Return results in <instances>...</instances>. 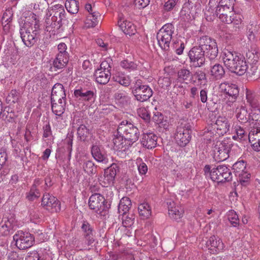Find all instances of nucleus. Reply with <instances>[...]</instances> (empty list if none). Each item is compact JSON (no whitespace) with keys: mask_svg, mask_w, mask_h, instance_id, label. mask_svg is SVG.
<instances>
[{"mask_svg":"<svg viewBox=\"0 0 260 260\" xmlns=\"http://www.w3.org/2000/svg\"><path fill=\"white\" fill-rule=\"evenodd\" d=\"M221 57L224 66L231 72L239 76L246 73L247 63L243 55L225 48L221 53Z\"/></svg>","mask_w":260,"mask_h":260,"instance_id":"f257e3e1","label":"nucleus"},{"mask_svg":"<svg viewBox=\"0 0 260 260\" xmlns=\"http://www.w3.org/2000/svg\"><path fill=\"white\" fill-rule=\"evenodd\" d=\"M66 12L64 7L60 4L53 5L48 9L46 19V30L53 31L58 29L61 26V21L65 18Z\"/></svg>","mask_w":260,"mask_h":260,"instance_id":"f03ea898","label":"nucleus"},{"mask_svg":"<svg viewBox=\"0 0 260 260\" xmlns=\"http://www.w3.org/2000/svg\"><path fill=\"white\" fill-rule=\"evenodd\" d=\"M204 171L206 176L210 177V179L214 182L219 183L229 181L232 178L230 170L224 165H219L212 169L210 166L206 165Z\"/></svg>","mask_w":260,"mask_h":260,"instance_id":"7ed1b4c3","label":"nucleus"},{"mask_svg":"<svg viewBox=\"0 0 260 260\" xmlns=\"http://www.w3.org/2000/svg\"><path fill=\"white\" fill-rule=\"evenodd\" d=\"M118 135H122L125 139L132 143L136 142L140 136V131L133 124L127 120H123L117 128Z\"/></svg>","mask_w":260,"mask_h":260,"instance_id":"20e7f679","label":"nucleus"},{"mask_svg":"<svg viewBox=\"0 0 260 260\" xmlns=\"http://www.w3.org/2000/svg\"><path fill=\"white\" fill-rule=\"evenodd\" d=\"M88 206L93 212L101 216L105 215L110 207V205L107 204V201L104 197L97 193L92 194L89 197Z\"/></svg>","mask_w":260,"mask_h":260,"instance_id":"39448f33","label":"nucleus"},{"mask_svg":"<svg viewBox=\"0 0 260 260\" xmlns=\"http://www.w3.org/2000/svg\"><path fill=\"white\" fill-rule=\"evenodd\" d=\"M174 31V27L171 23L165 24L157 34V40L160 47L164 50L168 51L170 42Z\"/></svg>","mask_w":260,"mask_h":260,"instance_id":"423d86ee","label":"nucleus"},{"mask_svg":"<svg viewBox=\"0 0 260 260\" xmlns=\"http://www.w3.org/2000/svg\"><path fill=\"white\" fill-rule=\"evenodd\" d=\"M199 47L205 51L207 56L211 59H215L218 53L217 43L215 40L208 36H203L199 40Z\"/></svg>","mask_w":260,"mask_h":260,"instance_id":"0eeeda50","label":"nucleus"},{"mask_svg":"<svg viewBox=\"0 0 260 260\" xmlns=\"http://www.w3.org/2000/svg\"><path fill=\"white\" fill-rule=\"evenodd\" d=\"M230 123L225 117L219 116L215 122L209 125L208 131L211 133L220 136H223L230 130Z\"/></svg>","mask_w":260,"mask_h":260,"instance_id":"6e6552de","label":"nucleus"},{"mask_svg":"<svg viewBox=\"0 0 260 260\" xmlns=\"http://www.w3.org/2000/svg\"><path fill=\"white\" fill-rule=\"evenodd\" d=\"M16 246L19 249H25L32 246L35 242L33 236L28 233L19 231L13 236Z\"/></svg>","mask_w":260,"mask_h":260,"instance_id":"1a4fd4ad","label":"nucleus"},{"mask_svg":"<svg viewBox=\"0 0 260 260\" xmlns=\"http://www.w3.org/2000/svg\"><path fill=\"white\" fill-rule=\"evenodd\" d=\"M199 46H194L188 52L191 66L194 68L202 67L205 62V51Z\"/></svg>","mask_w":260,"mask_h":260,"instance_id":"9d476101","label":"nucleus"},{"mask_svg":"<svg viewBox=\"0 0 260 260\" xmlns=\"http://www.w3.org/2000/svg\"><path fill=\"white\" fill-rule=\"evenodd\" d=\"M32 29L29 22H25L20 29L22 40L24 45L28 47L32 46L37 41V35L32 32Z\"/></svg>","mask_w":260,"mask_h":260,"instance_id":"9b49d317","label":"nucleus"},{"mask_svg":"<svg viewBox=\"0 0 260 260\" xmlns=\"http://www.w3.org/2000/svg\"><path fill=\"white\" fill-rule=\"evenodd\" d=\"M232 144L228 140L217 143L214 149V157L218 161L226 160L229 157Z\"/></svg>","mask_w":260,"mask_h":260,"instance_id":"f8f14e48","label":"nucleus"},{"mask_svg":"<svg viewBox=\"0 0 260 260\" xmlns=\"http://www.w3.org/2000/svg\"><path fill=\"white\" fill-rule=\"evenodd\" d=\"M191 130L189 126L181 123L177 126L175 139L176 142L180 146H185L190 140Z\"/></svg>","mask_w":260,"mask_h":260,"instance_id":"ddd939ff","label":"nucleus"},{"mask_svg":"<svg viewBox=\"0 0 260 260\" xmlns=\"http://www.w3.org/2000/svg\"><path fill=\"white\" fill-rule=\"evenodd\" d=\"M42 205L51 212H57L60 210V204L57 199L48 193L43 195Z\"/></svg>","mask_w":260,"mask_h":260,"instance_id":"4468645a","label":"nucleus"},{"mask_svg":"<svg viewBox=\"0 0 260 260\" xmlns=\"http://www.w3.org/2000/svg\"><path fill=\"white\" fill-rule=\"evenodd\" d=\"M219 89L221 92L225 94V98L228 99L230 103L235 102L239 95V88L236 84L221 83Z\"/></svg>","mask_w":260,"mask_h":260,"instance_id":"2eb2a0df","label":"nucleus"},{"mask_svg":"<svg viewBox=\"0 0 260 260\" xmlns=\"http://www.w3.org/2000/svg\"><path fill=\"white\" fill-rule=\"evenodd\" d=\"M201 0H188L187 3L184 4L181 11V17L185 16L187 19L190 18V14L192 15L197 13V11L201 9Z\"/></svg>","mask_w":260,"mask_h":260,"instance_id":"dca6fc26","label":"nucleus"},{"mask_svg":"<svg viewBox=\"0 0 260 260\" xmlns=\"http://www.w3.org/2000/svg\"><path fill=\"white\" fill-rule=\"evenodd\" d=\"M118 170V167L115 164H113L110 167L105 170L104 176L100 179V181H102V185L107 187L113 184L115 176Z\"/></svg>","mask_w":260,"mask_h":260,"instance_id":"f3484780","label":"nucleus"},{"mask_svg":"<svg viewBox=\"0 0 260 260\" xmlns=\"http://www.w3.org/2000/svg\"><path fill=\"white\" fill-rule=\"evenodd\" d=\"M117 23L120 29L126 35L132 36L137 31L136 26L132 22L127 21L122 14L118 15Z\"/></svg>","mask_w":260,"mask_h":260,"instance_id":"a211bd4d","label":"nucleus"},{"mask_svg":"<svg viewBox=\"0 0 260 260\" xmlns=\"http://www.w3.org/2000/svg\"><path fill=\"white\" fill-rule=\"evenodd\" d=\"M233 169L239 176V181L242 185H245L250 174L245 172L246 169V163L242 160L235 162L233 166Z\"/></svg>","mask_w":260,"mask_h":260,"instance_id":"6ab92c4d","label":"nucleus"},{"mask_svg":"<svg viewBox=\"0 0 260 260\" xmlns=\"http://www.w3.org/2000/svg\"><path fill=\"white\" fill-rule=\"evenodd\" d=\"M135 100L144 102L149 100L153 94L152 89L148 85L132 92Z\"/></svg>","mask_w":260,"mask_h":260,"instance_id":"aec40b11","label":"nucleus"},{"mask_svg":"<svg viewBox=\"0 0 260 260\" xmlns=\"http://www.w3.org/2000/svg\"><path fill=\"white\" fill-rule=\"evenodd\" d=\"M92 157L98 162L107 164L108 162L107 155L103 148L97 145H93L91 148Z\"/></svg>","mask_w":260,"mask_h":260,"instance_id":"412c9836","label":"nucleus"},{"mask_svg":"<svg viewBox=\"0 0 260 260\" xmlns=\"http://www.w3.org/2000/svg\"><path fill=\"white\" fill-rule=\"evenodd\" d=\"M168 213L169 216L174 219L178 220L180 219L183 214V209L179 205H177L174 202H168Z\"/></svg>","mask_w":260,"mask_h":260,"instance_id":"4be33fe9","label":"nucleus"},{"mask_svg":"<svg viewBox=\"0 0 260 260\" xmlns=\"http://www.w3.org/2000/svg\"><path fill=\"white\" fill-rule=\"evenodd\" d=\"M5 223L0 227V232L2 234L7 235L11 230L17 227V220L15 216L10 214L8 217L5 218Z\"/></svg>","mask_w":260,"mask_h":260,"instance_id":"5701e85b","label":"nucleus"},{"mask_svg":"<svg viewBox=\"0 0 260 260\" xmlns=\"http://www.w3.org/2000/svg\"><path fill=\"white\" fill-rule=\"evenodd\" d=\"M66 99V94L63 86L60 83H56L52 89L51 101L53 102L61 101Z\"/></svg>","mask_w":260,"mask_h":260,"instance_id":"b1692460","label":"nucleus"},{"mask_svg":"<svg viewBox=\"0 0 260 260\" xmlns=\"http://www.w3.org/2000/svg\"><path fill=\"white\" fill-rule=\"evenodd\" d=\"M75 96L79 100L88 102H93L94 100L93 91L87 90L85 88L80 87L75 89L74 92Z\"/></svg>","mask_w":260,"mask_h":260,"instance_id":"393cba45","label":"nucleus"},{"mask_svg":"<svg viewBox=\"0 0 260 260\" xmlns=\"http://www.w3.org/2000/svg\"><path fill=\"white\" fill-rule=\"evenodd\" d=\"M157 137L153 133H144L141 140L142 145L148 149L156 147Z\"/></svg>","mask_w":260,"mask_h":260,"instance_id":"a878e982","label":"nucleus"},{"mask_svg":"<svg viewBox=\"0 0 260 260\" xmlns=\"http://www.w3.org/2000/svg\"><path fill=\"white\" fill-rule=\"evenodd\" d=\"M236 117L241 123H245L251 121V113H248L246 108L241 105L237 106L236 110Z\"/></svg>","mask_w":260,"mask_h":260,"instance_id":"bb28decb","label":"nucleus"},{"mask_svg":"<svg viewBox=\"0 0 260 260\" xmlns=\"http://www.w3.org/2000/svg\"><path fill=\"white\" fill-rule=\"evenodd\" d=\"M81 229L83 232L84 238L88 241V244H92L94 241L93 228L87 221H84L82 224Z\"/></svg>","mask_w":260,"mask_h":260,"instance_id":"cd10ccee","label":"nucleus"},{"mask_svg":"<svg viewBox=\"0 0 260 260\" xmlns=\"http://www.w3.org/2000/svg\"><path fill=\"white\" fill-rule=\"evenodd\" d=\"M208 246L213 252H218L224 248V244L220 239L215 236H211L207 242Z\"/></svg>","mask_w":260,"mask_h":260,"instance_id":"c85d7f7f","label":"nucleus"},{"mask_svg":"<svg viewBox=\"0 0 260 260\" xmlns=\"http://www.w3.org/2000/svg\"><path fill=\"white\" fill-rule=\"evenodd\" d=\"M112 78L115 82L124 87H128L132 81L131 77L122 72H116L113 75Z\"/></svg>","mask_w":260,"mask_h":260,"instance_id":"c756f323","label":"nucleus"},{"mask_svg":"<svg viewBox=\"0 0 260 260\" xmlns=\"http://www.w3.org/2000/svg\"><path fill=\"white\" fill-rule=\"evenodd\" d=\"M193 74L191 72L187 69H180L177 72V81L180 83L185 82L187 83L188 81L192 80Z\"/></svg>","mask_w":260,"mask_h":260,"instance_id":"7c9ffc66","label":"nucleus"},{"mask_svg":"<svg viewBox=\"0 0 260 260\" xmlns=\"http://www.w3.org/2000/svg\"><path fill=\"white\" fill-rule=\"evenodd\" d=\"M246 99L249 106L253 109L259 107V101L257 95L253 91L246 89Z\"/></svg>","mask_w":260,"mask_h":260,"instance_id":"2f4dec72","label":"nucleus"},{"mask_svg":"<svg viewBox=\"0 0 260 260\" xmlns=\"http://www.w3.org/2000/svg\"><path fill=\"white\" fill-rule=\"evenodd\" d=\"M210 75L213 79L216 80L221 79L225 75V70L223 67L219 63H216L211 66Z\"/></svg>","mask_w":260,"mask_h":260,"instance_id":"473e14b6","label":"nucleus"},{"mask_svg":"<svg viewBox=\"0 0 260 260\" xmlns=\"http://www.w3.org/2000/svg\"><path fill=\"white\" fill-rule=\"evenodd\" d=\"M94 77L96 82L100 84H107L110 78L111 72L109 71L104 72L100 70H96L94 73Z\"/></svg>","mask_w":260,"mask_h":260,"instance_id":"72a5a7b5","label":"nucleus"},{"mask_svg":"<svg viewBox=\"0 0 260 260\" xmlns=\"http://www.w3.org/2000/svg\"><path fill=\"white\" fill-rule=\"evenodd\" d=\"M66 105V99L61 101L53 102L51 101L52 112L58 116H60L64 113Z\"/></svg>","mask_w":260,"mask_h":260,"instance_id":"f704fd0d","label":"nucleus"},{"mask_svg":"<svg viewBox=\"0 0 260 260\" xmlns=\"http://www.w3.org/2000/svg\"><path fill=\"white\" fill-rule=\"evenodd\" d=\"M100 17L101 15L98 12L90 13L87 16L85 21L86 26L88 28L94 27L98 23Z\"/></svg>","mask_w":260,"mask_h":260,"instance_id":"c9c22d12","label":"nucleus"},{"mask_svg":"<svg viewBox=\"0 0 260 260\" xmlns=\"http://www.w3.org/2000/svg\"><path fill=\"white\" fill-rule=\"evenodd\" d=\"M13 12L12 9H7L3 13L2 23L5 30H8L10 28V23L12 22Z\"/></svg>","mask_w":260,"mask_h":260,"instance_id":"e433bc0d","label":"nucleus"},{"mask_svg":"<svg viewBox=\"0 0 260 260\" xmlns=\"http://www.w3.org/2000/svg\"><path fill=\"white\" fill-rule=\"evenodd\" d=\"M132 206L131 201L127 197L122 198L118 205V211L122 214H126Z\"/></svg>","mask_w":260,"mask_h":260,"instance_id":"4c0bfd02","label":"nucleus"},{"mask_svg":"<svg viewBox=\"0 0 260 260\" xmlns=\"http://www.w3.org/2000/svg\"><path fill=\"white\" fill-rule=\"evenodd\" d=\"M216 14L219 19L227 24L232 23V15L233 13H226L224 10L216 8Z\"/></svg>","mask_w":260,"mask_h":260,"instance_id":"58836bf2","label":"nucleus"},{"mask_svg":"<svg viewBox=\"0 0 260 260\" xmlns=\"http://www.w3.org/2000/svg\"><path fill=\"white\" fill-rule=\"evenodd\" d=\"M138 211L140 216L143 218H148L151 214V207L147 203L140 204L138 206Z\"/></svg>","mask_w":260,"mask_h":260,"instance_id":"ea45409f","label":"nucleus"},{"mask_svg":"<svg viewBox=\"0 0 260 260\" xmlns=\"http://www.w3.org/2000/svg\"><path fill=\"white\" fill-rule=\"evenodd\" d=\"M216 8L224 10L226 13H233L234 0H220Z\"/></svg>","mask_w":260,"mask_h":260,"instance_id":"a19ab883","label":"nucleus"},{"mask_svg":"<svg viewBox=\"0 0 260 260\" xmlns=\"http://www.w3.org/2000/svg\"><path fill=\"white\" fill-rule=\"evenodd\" d=\"M114 99L117 103L124 106L129 101V98L124 91H118L114 94Z\"/></svg>","mask_w":260,"mask_h":260,"instance_id":"79ce46f5","label":"nucleus"},{"mask_svg":"<svg viewBox=\"0 0 260 260\" xmlns=\"http://www.w3.org/2000/svg\"><path fill=\"white\" fill-rule=\"evenodd\" d=\"M69 61V56H59L56 55L54 59L53 65L56 69H61L64 68Z\"/></svg>","mask_w":260,"mask_h":260,"instance_id":"37998d69","label":"nucleus"},{"mask_svg":"<svg viewBox=\"0 0 260 260\" xmlns=\"http://www.w3.org/2000/svg\"><path fill=\"white\" fill-rule=\"evenodd\" d=\"M82 168L84 172L89 175L94 174L96 172V166L91 160L84 161L82 165Z\"/></svg>","mask_w":260,"mask_h":260,"instance_id":"c03bdc74","label":"nucleus"},{"mask_svg":"<svg viewBox=\"0 0 260 260\" xmlns=\"http://www.w3.org/2000/svg\"><path fill=\"white\" fill-rule=\"evenodd\" d=\"M120 66L122 69L129 72L137 70L138 68V64L135 62L128 59L122 60Z\"/></svg>","mask_w":260,"mask_h":260,"instance_id":"a18cd8bd","label":"nucleus"},{"mask_svg":"<svg viewBox=\"0 0 260 260\" xmlns=\"http://www.w3.org/2000/svg\"><path fill=\"white\" fill-rule=\"evenodd\" d=\"M65 7L67 11L72 14H76L79 11V3L76 0L67 1Z\"/></svg>","mask_w":260,"mask_h":260,"instance_id":"49530a36","label":"nucleus"},{"mask_svg":"<svg viewBox=\"0 0 260 260\" xmlns=\"http://www.w3.org/2000/svg\"><path fill=\"white\" fill-rule=\"evenodd\" d=\"M164 118V115L159 112L155 113L152 117L153 120L156 124H159L160 127H162L165 129H167L169 126L167 120H165Z\"/></svg>","mask_w":260,"mask_h":260,"instance_id":"de8ad7c7","label":"nucleus"},{"mask_svg":"<svg viewBox=\"0 0 260 260\" xmlns=\"http://www.w3.org/2000/svg\"><path fill=\"white\" fill-rule=\"evenodd\" d=\"M136 164L139 174L141 175H145L148 171V167L142 159L138 158L136 160Z\"/></svg>","mask_w":260,"mask_h":260,"instance_id":"09e8293b","label":"nucleus"},{"mask_svg":"<svg viewBox=\"0 0 260 260\" xmlns=\"http://www.w3.org/2000/svg\"><path fill=\"white\" fill-rule=\"evenodd\" d=\"M247 61L249 63H257L258 56L256 52L248 50L245 55Z\"/></svg>","mask_w":260,"mask_h":260,"instance_id":"8fccbe9b","label":"nucleus"},{"mask_svg":"<svg viewBox=\"0 0 260 260\" xmlns=\"http://www.w3.org/2000/svg\"><path fill=\"white\" fill-rule=\"evenodd\" d=\"M40 196V193L39 190L37 188L36 184H33L27 196V198L29 200L32 201L35 199L39 198Z\"/></svg>","mask_w":260,"mask_h":260,"instance_id":"3c124183","label":"nucleus"},{"mask_svg":"<svg viewBox=\"0 0 260 260\" xmlns=\"http://www.w3.org/2000/svg\"><path fill=\"white\" fill-rule=\"evenodd\" d=\"M228 219L233 226H237L239 225V219L238 216L233 210L230 211L228 213Z\"/></svg>","mask_w":260,"mask_h":260,"instance_id":"603ef678","label":"nucleus"},{"mask_svg":"<svg viewBox=\"0 0 260 260\" xmlns=\"http://www.w3.org/2000/svg\"><path fill=\"white\" fill-rule=\"evenodd\" d=\"M73 244L80 250L85 249L88 246L91 245L88 244V241H86L84 238L81 239L75 238L73 241Z\"/></svg>","mask_w":260,"mask_h":260,"instance_id":"864d4df0","label":"nucleus"},{"mask_svg":"<svg viewBox=\"0 0 260 260\" xmlns=\"http://www.w3.org/2000/svg\"><path fill=\"white\" fill-rule=\"evenodd\" d=\"M172 47L176 54L181 55L183 53L185 45L182 41L178 40L173 43Z\"/></svg>","mask_w":260,"mask_h":260,"instance_id":"5fc2aeb1","label":"nucleus"},{"mask_svg":"<svg viewBox=\"0 0 260 260\" xmlns=\"http://www.w3.org/2000/svg\"><path fill=\"white\" fill-rule=\"evenodd\" d=\"M89 131L84 124H80L77 129V134L81 140H84L88 136Z\"/></svg>","mask_w":260,"mask_h":260,"instance_id":"6e6d98bb","label":"nucleus"},{"mask_svg":"<svg viewBox=\"0 0 260 260\" xmlns=\"http://www.w3.org/2000/svg\"><path fill=\"white\" fill-rule=\"evenodd\" d=\"M122 224L124 227H131L134 223L135 216L133 214L131 216L126 214H122Z\"/></svg>","mask_w":260,"mask_h":260,"instance_id":"4d7b16f0","label":"nucleus"},{"mask_svg":"<svg viewBox=\"0 0 260 260\" xmlns=\"http://www.w3.org/2000/svg\"><path fill=\"white\" fill-rule=\"evenodd\" d=\"M111 64H112V59L110 58H108L105 60L103 61L100 64V68L98 70H100L102 71L106 72L109 71L111 72Z\"/></svg>","mask_w":260,"mask_h":260,"instance_id":"13d9d810","label":"nucleus"},{"mask_svg":"<svg viewBox=\"0 0 260 260\" xmlns=\"http://www.w3.org/2000/svg\"><path fill=\"white\" fill-rule=\"evenodd\" d=\"M119 136L115 137L113 138V144L114 147L117 150H119V149H121L122 146L121 145L122 142H125V140L124 139V137L122 135H119Z\"/></svg>","mask_w":260,"mask_h":260,"instance_id":"bf43d9fd","label":"nucleus"},{"mask_svg":"<svg viewBox=\"0 0 260 260\" xmlns=\"http://www.w3.org/2000/svg\"><path fill=\"white\" fill-rule=\"evenodd\" d=\"M171 81L170 77H161L158 80V83L160 87L166 89L171 85Z\"/></svg>","mask_w":260,"mask_h":260,"instance_id":"052dcab7","label":"nucleus"},{"mask_svg":"<svg viewBox=\"0 0 260 260\" xmlns=\"http://www.w3.org/2000/svg\"><path fill=\"white\" fill-rule=\"evenodd\" d=\"M253 136H250L248 135V139L249 142L251 143L253 149L256 151H260V139L258 140V139H254Z\"/></svg>","mask_w":260,"mask_h":260,"instance_id":"680f3d73","label":"nucleus"},{"mask_svg":"<svg viewBox=\"0 0 260 260\" xmlns=\"http://www.w3.org/2000/svg\"><path fill=\"white\" fill-rule=\"evenodd\" d=\"M255 121L260 125V109H253L251 112V121Z\"/></svg>","mask_w":260,"mask_h":260,"instance_id":"e2e57ef3","label":"nucleus"},{"mask_svg":"<svg viewBox=\"0 0 260 260\" xmlns=\"http://www.w3.org/2000/svg\"><path fill=\"white\" fill-rule=\"evenodd\" d=\"M31 18L33 21L31 23L30 22V26L32 28L31 31L37 35L39 29V21L37 20L36 16L34 14H32Z\"/></svg>","mask_w":260,"mask_h":260,"instance_id":"0e129e2a","label":"nucleus"},{"mask_svg":"<svg viewBox=\"0 0 260 260\" xmlns=\"http://www.w3.org/2000/svg\"><path fill=\"white\" fill-rule=\"evenodd\" d=\"M139 115L146 121H149L150 119V114L147 109L144 107L140 108L138 110Z\"/></svg>","mask_w":260,"mask_h":260,"instance_id":"69168bd1","label":"nucleus"},{"mask_svg":"<svg viewBox=\"0 0 260 260\" xmlns=\"http://www.w3.org/2000/svg\"><path fill=\"white\" fill-rule=\"evenodd\" d=\"M67 47L65 43H60L58 45V53L57 54V55H59V56H69L68 53L67 52Z\"/></svg>","mask_w":260,"mask_h":260,"instance_id":"338daca9","label":"nucleus"},{"mask_svg":"<svg viewBox=\"0 0 260 260\" xmlns=\"http://www.w3.org/2000/svg\"><path fill=\"white\" fill-rule=\"evenodd\" d=\"M232 23H233L236 28L240 29L241 28V23L242 18L240 15L235 14V16L232 15Z\"/></svg>","mask_w":260,"mask_h":260,"instance_id":"774afa93","label":"nucleus"}]
</instances>
